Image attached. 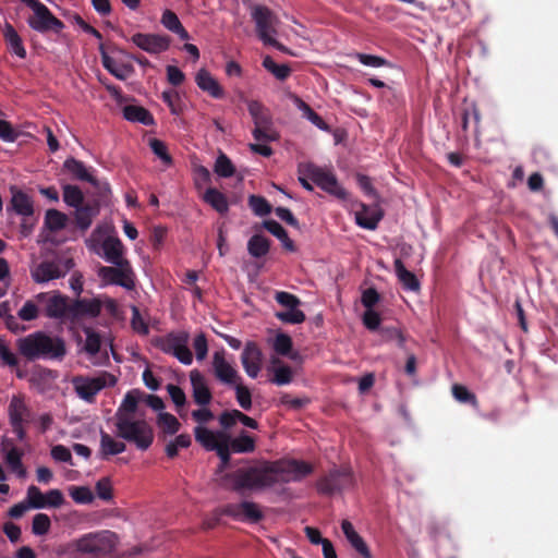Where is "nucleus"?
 I'll list each match as a JSON object with an SVG mask.
<instances>
[{
    "instance_id": "nucleus-26",
    "label": "nucleus",
    "mask_w": 558,
    "mask_h": 558,
    "mask_svg": "<svg viewBox=\"0 0 558 558\" xmlns=\"http://www.w3.org/2000/svg\"><path fill=\"white\" fill-rule=\"evenodd\" d=\"M8 413L10 423H27L31 418V410L26 405L22 395H15L12 397L8 408Z\"/></svg>"
},
{
    "instance_id": "nucleus-1",
    "label": "nucleus",
    "mask_w": 558,
    "mask_h": 558,
    "mask_svg": "<svg viewBox=\"0 0 558 558\" xmlns=\"http://www.w3.org/2000/svg\"><path fill=\"white\" fill-rule=\"evenodd\" d=\"M15 345L19 353L32 362L37 360L61 361L66 354L64 340L45 331H35L21 337L16 340Z\"/></svg>"
},
{
    "instance_id": "nucleus-29",
    "label": "nucleus",
    "mask_w": 558,
    "mask_h": 558,
    "mask_svg": "<svg viewBox=\"0 0 558 558\" xmlns=\"http://www.w3.org/2000/svg\"><path fill=\"white\" fill-rule=\"evenodd\" d=\"M123 117L130 122H137L146 126H151L155 124L153 114L142 106H125L123 108Z\"/></svg>"
},
{
    "instance_id": "nucleus-63",
    "label": "nucleus",
    "mask_w": 558,
    "mask_h": 558,
    "mask_svg": "<svg viewBox=\"0 0 558 558\" xmlns=\"http://www.w3.org/2000/svg\"><path fill=\"white\" fill-rule=\"evenodd\" d=\"M0 360L2 363L10 367H16L19 365V359L16 355L10 350L8 344L3 339L0 338Z\"/></svg>"
},
{
    "instance_id": "nucleus-48",
    "label": "nucleus",
    "mask_w": 558,
    "mask_h": 558,
    "mask_svg": "<svg viewBox=\"0 0 558 558\" xmlns=\"http://www.w3.org/2000/svg\"><path fill=\"white\" fill-rule=\"evenodd\" d=\"M158 426L162 429L165 434L174 435L179 432L181 424L178 418L167 412H162L158 415Z\"/></svg>"
},
{
    "instance_id": "nucleus-37",
    "label": "nucleus",
    "mask_w": 558,
    "mask_h": 558,
    "mask_svg": "<svg viewBox=\"0 0 558 558\" xmlns=\"http://www.w3.org/2000/svg\"><path fill=\"white\" fill-rule=\"evenodd\" d=\"M270 240L263 234H254L247 241V252L254 258H262L269 253Z\"/></svg>"
},
{
    "instance_id": "nucleus-50",
    "label": "nucleus",
    "mask_w": 558,
    "mask_h": 558,
    "mask_svg": "<svg viewBox=\"0 0 558 558\" xmlns=\"http://www.w3.org/2000/svg\"><path fill=\"white\" fill-rule=\"evenodd\" d=\"M141 399V391L137 389L130 390L125 393L123 401L118 410V416L121 411L126 413H134L137 409L138 401Z\"/></svg>"
},
{
    "instance_id": "nucleus-46",
    "label": "nucleus",
    "mask_w": 558,
    "mask_h": 558,
    "mask_svg": "<svg viewBox=\"0 0 558 558\" xmlns=\"http://www.w3.org/2000/svg\"><path fill=\"white\" fill-rule=\"evenodd\" d=\"M214 171L221 178H230L234 174L235 168L231 159L223 153H220L215 161Z\"/></svg>"
},
{
    "instance_id": "nucleus-13",
    "label": "nucleus",
    "mask_w": 558,
    "mask_h": 558,
    "mask_svg": "<svg viewBox=\"0 0 558 558\" xmlns=\"http://www.w3.org/2000/svg\"><path fill=\"white\" fill-rule=\"evenodd\" d=\"M354 477L349 468H333L316 482L318 494L331 496L352 487Z\"/></svg>"
},
{
    "instance_id": "nucleus-3",
    "label": "nucleus",
    "mask_w": 558,
    "mask_h": 558,
    "mask_svg": "<svg viewBox=\"0 0 558 558\" xmlns=\"http://www.w3.org/2000/svg\"><path fill=\"white\" fill-rule=\"evenodd\" d=\"M226 478L231 483L232 489L236 493L271 487L272 482L268 477L266 463L262 466L238 469L227 474Z\"/></svg>"
},
{
    "instance_id": "nucleus-45",
    "label": "nucleus",
    "mask_w": 558,
    "mask_h": 558,
    "mask_svg": "<svg viewBox=\"0 0 558 558\" xmlns=\"http://www.w3.org/2000/svg\"><path fill=\"white\" fill-rule=\"evenodd\" d=\"M63 201L70 207H78L84 204V195L76 185L66 184L63 186Z\"/></svg>"
},
{
    "instance_id": "nucleus-15",
    "label": "nucleus",
    "mask_w": 558,
    "mask_h": 558,
    "mask_svg": "<svg viewBox=\"0 0 558 558\" xmlns=\"http://www.w3.org/2000/svg\"><path fill=\"white\" fill-rule=\"evenodd\" d=\"M44 314L48 318L61 319L70 316V303L68 298L58 292H40L35 295Z\"/></svg>"
},
{
    "instance_id": "nucleus-23",
    "label": "nucleus",
    "mask_w": 558,
    "mask_h": 558,
    "mask_svg": "<svg viewBox=\"0 0 558 558\" xmlns=\"http://www.w3.org/2000/svg\"><path fill=\"white\" fill-rule=\"evenodd\" d=\"M195 82L198 88L207 93L215 99H221L225 96L223 88L219 82L206 69H201L195 75Z\"/></svg>"
},
{
    "instance_id": "nucleus-58",
    "label": "nucleus",
    "mask_w": 558,
    "mask_h": 558,
    "mask_svg": "<svg viewBox=\"0 0 558 558\" xmlns=\"http://www.w3.org/2000/svg\"><path fill=\"white\" fill-rule=\"evenodd\" d=\"M274 350L280 355H288L292 350V339L287 333H278L274 341Z\"/></svg>"
},
{
    "instance_id": "nucleus-49",
    "label": "nucleus",
    "mask_w": 558,
    "mask_h": 558,
    "mask_svg": "<svg viewBox=\"0 0 558 558\" xmlns=\"http://www.w3.org/2000/svg\"><path fill=\"white\" fill-rule=\"evenodd\" d=\"M71 498L78 505H88L94 501V494L87 486H72L69 489Z\"/></svg>"
},
{
    "instance_id": "nucleus-25",
    "label": "nucleus",
    "mask_w": 558,
    "mask_h": 558,
    "mask_svg": "<svg viewBox=\"0 0 558 558\" xmlns=\"http://www.w3.org/2000/svg\"><path fill=\"white\" fill-rule=\"evenodd\" d=\"M99 214V204L97 202L86 203L75 208L74 222L77 229L85 232L94 218Z\"/></svg>"
},
{
    "instance_id": "nucleus-41",
    "label": "nucleus",
    "mask_w": 558,
    "mask_h": 558,
    "mask_svg": "<svg viewBox=\"0 0 558 558\" xmlns=\"http://www.w3.org/2000/svg\"><path fill=\"white\" fill-rule=\"evenodd\" d=\"M294 104L302 111L303 117H305L308 121H311L315 126L320 130H328V124L324 121V119L315 112L308 104L302 100L299 97H295Z\"/></svg>"
},
{
    "instance_id": "nucleus-47",
    "label": "nucleus",
    "mask_w": 558,
    "mask_h": 558,
    "mask_svg": "<svg viewBox=\"0 0 558 558\" xmlns=\"http://www.w3.org/2000/svg\"><path fill=\"white\" fill-rule=\"evenodd\" d=\"M379 335L385 342L396 341L399 348H403L405 343V337L397 326H383L379 330Z\"/></svg>"
},
{
    "instance_id": "nucleus-43",
    "label": "nucleus",
    "mask_w": 558,
    "mask_h": 558,
    "mask_svg": "<svg viewBox=\"0 0 558 558\" xmlns=\"http://www.w3.org/2000/svg\"><path fill=\"white\" fill-rule=\"evenodd\" d=\"M68 216L57 209H48L45 215V225L51 231L65 228Z\"/></svg>"
},
{
    "instance_id": "nucleus-51",
    "label": "nucleus",
    "mask_w": 558,
    "mask_h": 558,
    "mask_svg": "<svg viewBox=\"0 0 558 558\" xmlns=\"http://www.w3.org/2000/svg\"><path fill=\"white\" fill-rule=\"evenodd\" d=\"M40 305L37 303L36 299L28 300L24 303V305L17 312L19 318L24 322H31L38 317Z\"/></svg>"
},
{
    "instance_id": "nucleus-62",
    "label": "nucleus",
    "mask_w": 558,
    "mask_h": 558,
    "mask_svg": "<svg viewBox=\"0 0 558 558\" xmlns=\"http://www.w3.org/2000/svg\"><path fill=\"white\" fill-rule=\"evenodd\" d=\"M275 300L282 306L293 310L301 304V300L289 292L278 291L275 295Z\"/></svg>"
},
{
    "instance_id": "nucleus-28",
    "label": "nucleus",
    "mask_w": 558,
    "mask_h": 558,
    "mask_svg": "<svg viewBox=\"0 0 558 558\" xmlns=\"http://www.w3.org/2000/svg\"><path fill=\"white\" fill-rule=\"evenodd\" d=\"M2 35L9 49L21 59H25L27 53L23 45L21 36L17 34L15 28L10 24L5 23L2 29Z\"/></svg>"
},
{
    "instance_id": "nucleus-44",
    "label": "nucleus",
    "mask_w": 558,
    "mask_h": 558,
    "mask_svg": "<svg viewBox=\"0 0 558 558\" xmlns=\"http://www.w3.org/2000/svg\"><path fill=\"white\" fill-rule=\"evenodd\" d=\"M83 331L86 336L84 350L89 355L94 356L100 351L101 347V337L98 332H96L92 327H83Z\"/></svg>"
},
{
    "instance_id": "nucleus-32",
    "label": "nucleus",
    "mask_w": 558,
    "mask_h": 558,
    "mask_svg": "<svg viewBox=\"0 0 558 558\" xmlns=\"http://www.w3.org/2000/svg\"><path fill=\"white\" fill-rule=\"evenodd\" d=\"M98 49L102 66L116 78L124 81L126 78V74L124 72H133L132 65H122L121 68L117 66L116 61L107 53L104 44H100Z\"/></svg>"
},
{
    "instance_id": "nucleus-8",
    "label": "nucleus",
    "mask_w": 558,
    "mask_h": 558,
    "mask_svg": "<svg viewBox=\"0 0 558 558\" xmlns=\"http://www.w3.org/2000/svg\"><path fill=\"white\" fill-rule=\"evenodd\" d=\"M116 384L117 377L108 372H101L95 377L78 375L72 378L74 391L88 403H93L104 388L113 387Z\"/></svg>"
},
{
    "instance_id": "nucleus-17",
    "label": "nucleus",
    "mask_w": 558,
    "mask_h": 558,
    "mask_svg": "<svg viewBox=\"0 0 558 558\" xmlns=\"http://www.w3.org/2000/svg\"><path fill=\"white\" fill-rule=\"evenodd\" d=\"M213 371L215 377L222 384L233 386L242 378L238 371L226 360L225 350L216 351L213 355Z\"/></svg>"
},
{
    "instance_id": "nucleus-18",
    "label": "nucleus",
    "mask_w": 558,
    "mask_h": 558,
    "mask_svg": "<svg viewBox=\"0 0 558 558\" xmlns=\"http://www.w3.org/2000/svg\"><path fill=\"white\" fill-rule=\"evenodd\" d=\"M131 41L150 54L163 52L170 46V38L159 34L136 33L131 37Z\"/></svg>"
},
{
    "instance_id": "nucleus-4",
    "label": "nucleus",
    "mask_w": 558,
    "mask_h": 558,
    "mask_svg": "<svg viewBox=\"0 0 558 558\" xmlns=\"http://www.w3.org/2000/svg\"><path fill=\"white\" fill-rule=\"evenodd\" d=\"M118 536L111 531L88 533L74 542L75 549L95 558L106 557L116 550Z\"/></svg>"
},
{
    "instance_id": "nucleus-27",
    "label": "nucleus",
    "mask_w": 558,
    "mask_h": 558,
    "mask_svg": "<svg viewBox=\"0 0 558 558\" xmlns=\"http://www.w3.org/2000/svg\"><path fill=\"white\" fill-rule=\"evenodd\" d=\"M341 529L348 542L359 554L362 555L363 558H373V555L368 546L360 536V534L354 530L350 521L343 520L341 523Z\"/></svg>"
},
{
    "instance_id": "nucleus-30",
    "label": "nucleus",
    "mask_w": 558,
    "mask_h": 558,
    "mask_svg": "<svg viewBox=\"0 0 558 558\" xmlns=\"http://www.w3.org/2000/svg\"><path fill=\"white\" fill-rule=\"evenodd\" d=\"M105 258L111 264L128 262L123 258V244L118 238L108 236L102 242Z\"/></svg>"
},
{
    "instance_id": "nucleus-22",
    "label": "nucleus",
    "mask_w": 558,
    "mask_h": 558,
    "mask_svg": "<svg viewBox=\"0 0 558 558\" xmlns=\"http://www.w3.org/2000/svg\"><path fill=\"white\" fill-rule=\"evenodd\" d=\"M190 380L195 403L201 407L208 405L213 399V395L207 386L205 377L199 371L193 369L190 373Z\"/></svg>"
},
{
    "instance_id": "nucleus-53",
    "label": "nucleus",
    "mask_w": 558,
    "mask_h": 558,
    "mask_svg": "<svg viewBox=\"0 0 558 558\" xmlns=\"http://www.w3.org/2000/svg\"><path fill=\"white\" fill-rule=\"evenodd\" d=\"M452 395L461 403H470L474 407L477 405L476 396L463 385L454 384L452 386Z\"/></svg>"
},
{
    "instance_id": "nucleus-40",
    "label": "nucleus",
    "mask_w": 558,
    "mask_h": 558,
    "mask_svg": "<svg viewBox=\"0 0 558 558\" xmlns=\"http://www.w3.org/2000/svg\"><path fill=\"white\" fill-rule=\"evenodd\" d=\"M14 211L21 216H32L34 214L33 202L31 197L22 192L14 191L11 199Z\"/></svg>"
},
{
    "instance_id": "nucleus-56",
    "label": "nucleus",
    "mask_w": 558,
    "mask_h": 558,
    "mask_svg": "<svg viewBox=\"0 0 558 558\" xmlns=\"http://www.w3.org/2000/svg\"><path fill=\"white\" fill-rule=\"evenodd\" d=\"M51 526L50 518L45 513H37L33 518L32 532L35 535H45L49 532Z\"/></svg>"
},
{
    "instance_id": "nucleus-36",
    "label": "nucleus",
    "mask_w": 558,
    "mask_h": 558,
    "mask_svg": "<svg viewBox=\"0 0 558 558\" xmlns=\"http://www.w3.org/2000/svg\"><path fill=\"white\" fill-rule=\"evenodd\" d=\"M264 228L279 239L282 246L289 252H295L296 247L294 242L289 238L286 229L276 220H265L263 223Z\"/></svg>"
},
{
    "instance_id": "nucleus-52",
    "label": "nucleus",
    "mask_w": 558,
    "mask_h": 558,
    "mask_svg": "<svg viewBox=\"0 0 558 558\" xmlns=\"http://www.w3.org/2000/svg\"><path fill=\"white\" fill-rule=\"evenodd\" d=\"M248 205L257 216H267L271 211V205L268 203V201L258 195H251L248 197Z\"/></svg>"
},
{
    "instance_id": "nucleus-14",
    "label": "nucleus",
    "mask_w": 558,
    "mask_h": 558,
    "mask_svg": "<svg viewBox=\"0 0 558 558\" xmlns=\"http://www.w3.org/2000/svg\"><path fill=\"white\" fill-rule=\"evenodd\" d=\"M114 267L101 266L98 270L99 277L109 284L123 287L126 290L135 288V274L130 262L113 264Z\"/></svg>"
},
{
    "instance_id": "nucleus-35",
    "label": "nucleus",
    "mask_w": 558,
    "mask_h": 558,
    "mask_svg": "<svg viewBox=\"0 0 558 558\" xmlns=\"http://www.w3.org/2000/svg\"><path fill=\"white\" fill-rule=\"evenodd\" d=\"M228 445L232 452L250 453L256 448L255 439L247 435L244 430L238 437L231 438L228 435Z\"/></svg>"
},
{
    "instance_id": "nucleus-42",
    "label": "nucleus",
    "mask_w": 558,
    "mask_h": 558,
    "mask_svg": "<svg viewBox=\"0 0 558 558\" xmlns=\"http://www.w3.org/2000/svg\"><path fill=\"white\" fill-rule=\"evenodd\" d=\"M263 66L279 81L287 80L291 74V69L288 64H277L270 56H266L263 59Z\"/></svg>"
},
{
    "instance_id": "nucleus-34",
    "label": "nucleus",
    "mask_w": 558,
    "mask_h": 558,
    "mask_svg": "<svg viewBox=\"0 0 558 558\" xmlns=\"http://www.w3.org/2000/svg\"><path fill=\"white\" fill-rule=\"evenodd\" d=\"M393 266L397 277L404 289L409 291H417L420 289V282L416 276L405 268L400 258L395 260Z\"/></svg>"
},
{
    "instance_id": "nucleus-61",
    "label": "nucleus",
    "mask_w": 558,
    "mask_h": 558,
    "mask_svg": "<svg viewBox=\"0 0 558 558\" xmlns=\"http://www.w3.org/2000/svg\"><path fill=\"white\" fill-rule=\"evenodd\" d=\"M131 326L134 331H136L140 335H147L149 332L148 325L143 319L141 312L138 307L132 306V318H131Z\"/></svg>"
},
{
    "instance_id": "nucleus-60",
    "label": "nucleus",
    "mask_w": 558,
    "mask_h": 558,
    "mask_svg": "<svg viewBox=\"0 0 558 558\" xmlns=\"http://www.w3.org/2000/svg\"><path fill=\"white\" fill-rule=\"evenodd\" d=\"M149 147L153 153L158 156L165 163L170 165L172 162V158L168 153L166 144L158 140L151 138L149 140Z\"/></svg>"
},
{
    "instance_id": "nucleus-31",
    "label": "nucleus",
    "mask_w": 558,
    "mask_h": 558,
    "mask_svg": "<svg viewBox=\"0 0 558 558\" xmlns=\"http://www.w3.org/2000/svg\"><path fill=\"white\" fill-rule=\"evenodd\" d=\"M381 218L379 210L371 209L366 205H362V209L355 214L356 225L366 230H375Z\"/></svg>"
},
{
    "instance_id": "nucleus-54",
    "label": "nucleus",
    "mask_w": 558,
    "mask_h": 558,
    "mask_svg": "<svg viewBox=\"0 0 558 558\" xmlns=\"http://www.w3.org/2000/svg\"><path fill=\"white\" fill-rule=\"evenodd\" d=\"M233 386L235 389V397L239 405L243 410H250L252 408V395L250 389L242 384V380L238 381Z\"/></svg>"
},
{
    "instance_id": "nucleus-64",
    "label": "nucleus",
    "mask_w": 558,
    "mask_h": 558,
    "mask_svg": "<svg viewBox=\"0 0 558 558\" xmlns=\"http://www.w3.org/2000/svg\"><path fill=\"white\" fill-rule=\"evenodd\" d=\"M362 320H363L364 326L371 331L379 330L381 328L380 327V322H381L380 315L377 312H375L373 308L366 310L364 312Z\"/></svg>"
},
{
    "instance_id": "nucleus-2",
    "label": "nucleus",
    "mask_w": 558,
    "mask_h": 558,
    "mask_svg": "<svg viewBox=\"0 0 558 558\" xmlns=\"http://www.w3.org/2000/svg\"><path fill=\"white\" fill-rule=\"evenodd\" d=\"M266 465L268 477L272 481L271 486L278 483L301 482L314 471L311 463L296 459L267 462Z\"/></svg>"
},
{
    "instance_id": "nucleus-7",
    "label": "nucleus",
    "mask_w": 558,
    "mask_h": 558,
    "mask_svg": "<svg viewBox=\"0 0 558 558\" xmlns=\"http://www.w3.org/2000/svg\"><path fill=\"white\" fill-rule=\"evenodd\" d=\"M247 110L254 122L253 137L257 142H275L279 134L274 128L272 116L258 100H246Z\"/></svg>"
},
{
    "instance_id": "nucleus-55",
    "label": "nucleus",
    "mask_w": 558,
    "mask_h": 558,
    "mask_svg": "<svg viewBox=\"0 0 558 558\" xmlns=\"http://www.w3.org/2000/svg\"><path fill=\"white\" fill-rule=\"evenodd\" d=\"M276 317L279 320L288 324H302L306 319L304 312L298 310L296 307L293 310L288 308V311L284 312H278L276 313Z\"/></svg>"
},
{
    "instance_id": "nucleus-11",
    "label": "nucleus",
    "mask_w": 558,
    "mask_h": 558,
    "mask_svg": "<svg viewBox=\"0 0 558 558\" xmlns=\"http://www.w3.org/2000/svg\"><path fill=\"white\" fill-rule=\"evenodd\" d=\"M23 3L34 12V14L27 19V24L34 31L39 33L52 31L59 34L64 28V23L56 17L39 0H24Z\"/></svg>"
},
{
    "instance_id": "nucleus-20",
    "label": "nucleus",
    "mask_w": 558,
    "mask_h": 558,
    "mask_svg": "<svg viewBox=\"0 0 558 558\" xmlns=\"http://www.w3.org/2000/svg\"><path fill=\"white\" fill-rule=\"evenodd\" d=\"M241 363L247 376L256 378L262 369L263 353L258 345L250 341L245 344L241 354Z\"/></svg>"
},
{
    "instance_id": "nucleus-19",
    "label": "nucleus",
    "mask_w": 558,
    "mask_h": 558,
    "mask_svg": "<svg viewBox=\"0 0 558 558\" xmlns=\"http://www.w3.org/2000/svg\"><path fill=\"white\" fill-rule=\"evenodd\" d=\"M102 302L99 298L76 299L70 303L69 319L73 323L83 317L96 318L100 315Z\"/></svg>"
},
{
    "instance_id": "nucleus-12",
    "label": "nucleus",
    "mask_w": 558,
    "mask_h": 558,
    "mask_svg": "<svg viewBox=\"0 0 558 558\" xmlns=\"http://www.w3.org/2000/svg\"><path fill=\"white\" fill-rule=\"evenodd\" d=\"M300 171L308 175L311 181L323 191L341 199L347 197L344 189L339 184L336 175L331 171L325 170L312 162L300 163Z\"/></svg>"
},
{
    "instance_id": "nucleus-16",
    "label": "nucleus",
    "mask_w": 558,
    "mask_h": 558,
    "mask_svg": "<svg viewBox=\"0 0 558 558\" xmlns=\"http://www.w3.org/2000/svg\"><path fill=\"white\" fill-rule=\"evenodd\" d=\"M63 170L72 174V178L78 181H85L94 185L100 191L101 195L110 193V186L108 183L101 184L86 168L83 161L69 157L63 162Z\"/></svg>"
},
{
    "instance_id": "nucleus-57",
    "label": "nucleus",
    "mask_w": 558,
    "mask_h": 558,
    "mask_svg": "<svg viewBox=\"0 0 558 558\" xmlns=\"http://www.w3.org/2000/svg\"><path fill=\"white\" fill-rule=\"evenodd\" d=\"M27 506L34 509L45 508V496L35 485H31L27 488Z\"/></svg>"
},
{
    "instance_id": "nucleus-38",
    "label": "nucleus",
    "mask_w": 558,
    "mask_h": 558,
    "mask_svg": "<svg viewBox=\"0 0 558 558\" xmlns=\"http://www.w3.org/2000/svg\"><path fill=\"white\" fill-rule=\"evenodd\" d=\"M203 199L219 214H226L229 210V203L226 195L215 187L207 189Z\"/></svg>"
},
{
    "instance_id": "nucleus-33",
    "label": "nucleus",
    "mask_w": 558,
    "mask_h": 558,
    "mask_svg": "<svg viewBox=\"0 0 558 558\" xmlns=\"http://www.w3.org/2000/svg\"><path fill=\"white\" fill-rule=\"evenodd\" d=\"M125 449L126 446L124 442L117 441L108 433L100 430V456L102 459L122 453Z\"/></svg>"
},
{
    "instance_id": "nucleus-24",
    "label": "nucleus",
    "mask_w": 558,
    "mask_h": 558,
    "mask_svg": "<svg viewBox=\"0 0 558 558\" xmlns=\"http://www.w3.org/2000/svg\"><path fill=\"white\" fill-rule=\"evenodd\" d=\"M194 434L196 441L199 442L208 451H214L215 449H217L222 444L223 439L228 440L227 433H214L210 429L203 426L195 427Z\"/></svg>"
},
{
    "instance_id": "nucleus-6",
    "label": "nucleus",
    "mask_w": 558,
    "mask_h": 558,
    "mask_svg": "<svg viewBox=\"0 0 558 558\" xmlns=\"http://www.w3.org/2000/svg\"><path fill=\"white\" fill-rule=\"evenodd\" d=\"M116 426L119 437L134 442L141 450H147L153 444V429L145 421H133L124 415H119Z\"/></svg>"
},
{
    "instance_id": "nucleus-59",
    "label": "nucleus",
    "mask_w": 558,
    "mask_h": 558,
    "mask_svg": "<svg viewBox=\"0 0 558 558\" xmlns=\"http://www.w3.org/2000/svg\"><path fill=\"white\" fill-rule=\"evenodd\" d=\"M97 496L105 501L113 498L112 484L109 477L100 478L95 485Z\"/></svg>"
},
{
    "instance_id": "nucleus-21",
    "label": "nucleus",
    "mask_w": 558,
    "mask_h": 558,
    "mask_svg": "<svg viewBox=\"0 0 558 558\" xmlns=\"http://www.w3.org/2000/svg\"><path fill=\"white\" fill-rule=\"evenodd\" d=\"M225 513L234 518L246 520L251 523H257L264 518V514L258 505L253 501H242L236 505H228L226 507Z\"/></svg>"
},
{
    "instance_id": "nucleus-39",
    "label": "nucleus",
    "mask_w": 558,
    "mask_h": 558,
    "mask_svg": "<svg viewBox=\"0 0 558 558\" xmlns=\"http://www.w3.org/2000/svg\"><path fill=\"white\" fill-rule=\"evenodd\" d=\"M22 457L23 451L15 446L8 449L4 457L5 463L10 470L21 478L26 476V469L23 465Z\"/></svg>"
},
{
    "instance_id": "nucleus-5",
    "label": "nucleus",
    "mask_w": 558,
    "mask_h": 558,
    "mask_svg": "<svg viewBox=\"0 0 558 558\" xmlns=\"http://www.w3.org/2000/svg\"><path fill=\"white\" fill-rule=\"evenodd\" d=\"M251 15L255 23L258 38L265 45L271 46L280 51H286V47L275 38L279 24L277 15L265 5H254Z\"/></svg>"
},
{
    "instance_id": "nucleus-10",
    "label": "nucleus",
    "mask_w": 558,
    "mask_h": 558,
    "mask_svg": "<svg viewBox=\"0 0 558 558\" xmlns=\"http://www.w3.org/2000/svg\"><path fill=\"white\" fill-rule=\"evenodd\" d=\"M75 266L72 257H57L52 260H43L31 268L32 279L36 283L63 278Z\"/></svg>"
},
{
    "instance_id": "nucleus-9",
    "label": "nucleus",
    "mask_w": 558,
    "mask_h": 558,
    "mask_svg": "<svg viewBox=\"0 0 558 558\" xmlns=\"http://www.w3.org/2000/svg\"><path fill=\"white\" fill-rule=\"evenodd\" d=\"M190 335L186 331H172L155 340V347L166 354H171L182 364L190 365L193 362V354L187 344Z\"/></svg>"
}]
</instances>
